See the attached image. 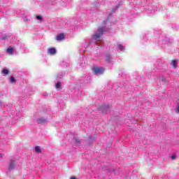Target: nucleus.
Masks as SVG:
<instances>
[{"instance_id":"1","label":"nucleus","mask_w":179,"mask_h":179,"mask_svg":"<svg viewBox=\"0 0 179 179\" xmlns=\"http://www.w3.org/2000/svg\"><path fill=\"white\" fill-rule=\"evenodd\" d=\"M104 31H108V28L106 26L99 27L96 31L92 36V40L95 41H100L101 40V36L104 34Z\"/></svg>"},{"instance_id":"2","label":"nucleus","mask_w":179,"mask_h":179,"mask_svg":"<svg viewBox=\"0 0 179 179\" xmlns=\"http://www.w3.org/2000/svg\"><path fill=\"white\" fill-rule=\"evenodd\" d=\"M93 71L95 75H103V73H104L103 67H95L93 69Z\"/></svg>"},{"instance_id":"3","label":"nucleus","mask_w":179,"mask_h":179,"mask_svg":"<svg viewBox=\"0 0 179 179\" xmlns=\"http://www.w3.org/2000/svg\"><path fill=\"white\" fill-rule=\"evenodd\" d=\"M48 52L50 55H55V54H57V50L54 48H51L48 49Z\"/></svg>"},{"instance_id":"4","label":"nucleus","mask_w":179,"mask_h":179,"mask_svg":"<svg viewBox=\"0 0 179 179\" xmlns=\"http://www.w3.org/2000/svg\"><path fill=\"white\" fill-rule=\"evenodd\" d=\"M15 169V159H11L8 166V170H13Z\"/></svg>"},{"instance_id":"5","label":"nucleus","mask_w":179,"mask_h":179,"mask_svg":"<svg viewBox=\"0 0 179 179\" xmlns=\"http://www.w3.org/2000/svg\"><path fill=\"white\" fill-rule=\"evenodd\" d=\"M64 38H65V35H64V34H60L57 35L56 40L57 41H62V40H64Z\"/></svg>"},{"instance_id":"6","label":"nucleus","mask_w":179,"mask_h":179,"mask_svg":"<svg viewBox=\"0 0 179 179\" xmlns=\"http://www.w3.org/2000/svg\"><path fill=\"white\" fill-rule=\"evenodd\" d=\"M13 52H15V50L13 49V48L10 46L7 49V54H8L9 55H13Z\"/></svg>"},{"instance_id":"7","label":"nucleus","mask_w":179,"mask_h":179,"mask_svg":"<svg viewBox=\"0 0 179 179\" xmlns=\"http://www.w3.org/2000/svg\"><path fill=\"white\" fill-rule=\"evenodd\" d=\"M111 59H113V58L110 55H106L105 56V61L108 62V64H110V62H111Z\"/></svg>"},{"instance_id":"8","label":"nucleus","mask_w":179,"mask_h":179,"mask_svg":"<svg viewBox=\"0 0 179 179\" xmlns=\"http://www.w3.org/2000/svg\"><path fill=\"white\" fill-rule=\"evenodd\" d=\"M117 47L118 50H120V51H125V46H124L120 43H117Z\"/></svg>"},{"instance_id":"9","label":"nucleus","mask_w":179,"mask_h":179,"mask_svg":"<svg viewBox=\"0 0 179 179\" xmlns=\"http://www.w3.org/2000/svg\"><path fill=\"white\" fill-rule=\"evenodd\" d=\"M0 40H8V36L0 33Z\"/></svg>"},{"instance_id":"10","label":"nucleus","mask_w":179,"mask_h":179,"mask_svg":"<svg viewBox=\"0 0 179 179\" xmlns=\"http://www.w3.org/2000/svg\"><path fill=\"white\" fill-rule=\"evenodd\" d=\"M35 152L36 153H41V148L40 146L35 147Z\"/></svg>"},{"instance_id":"11","label":"nucleus","mask_w":179,"mask_h":179,"mask_svg":"<svg viewBox=\"0 0 179 179\" xmlns=\"http://www.w3.org/2000/svg\"><path fill=\"white\" fill-rule=\"evenodd\" d=\"M171 64L173 66V68H177V60H173Z\"/></svg>"},{"instance_id":"12","label":"nucleus","mask_w":179,"mask_h":179,"mask_svg":"<svg viewBox=\"0 0 179 179\" xmlns=\"http://www.w3.org/2000/svg\"><path fill=\"white\" fill-rule=\"evenodd\" d=\"M111 107V106L108 105V106H103V111H107L109 110V108Z\"/></svg>"},{"instance_id":"13","label":"nucleus","mask_w":179,"mask_h":179,"mask_svg":"<svg viewBox=\"0 0 179 179\" xmlns=\"http://www.w3.org/2000/svg\"><path fill=\"white\" fill-rule=\"evenodd\" d=\"M62 76H64V73H59L57 75V80H59V79H61V78H62Z\"/></svg>"},{"instance_id":"14","label":"nucleus","mask_w":179,"mask_h":179,"mask_svg":"<svg viewBox=\"0 0 179 179\" xmlns=\"http://www.w3.org/2000/svg\"><path fill=\"white\" fill-rule=\"evenodd\" d=\"M8 73H9V71L8 69H3V74L4 76L8 75Z\"/></svg>"},{"instance_id":"15","label":"nucleus","mask_w":179,"mask_h":179,"mask_svg":"<svg viewBox=\"0 0 179 179\" xmlns=\"http://www.w3.org/2000/svg\"><path fill=\"white\" fill-rule=\"evenodd\" d=\"M38 122V124H43V122H45V120H43V119H38L37 120Z\"/></svg>"},{"instance_id":"16","label":"nucleus","mask_w":179,"mask_h":179,"mask_svg":"<svg viewBox=\"0 0 179 179\" xmlns=\"http://www.w3.org/2000/svg\"><path fill=\"white\" fill-rule=\"evenodd\" d=\"M56 89H61V83L60 82H57L56 83Z\"/></svg>"},{"instance_id":"17","label":"nucleus","mask_w":179,"mask_h":179,"mask_svg":"<svg viewBox=\"0 0 179 179\" xmlns=\"http://www.w3.org/2000/svg\"><path fill=\"white\" fill-rule=\"evenodd\" d=\"M36 19L37 20H39V22H43V17H41V15H37Z\"/></svg>"},{"instance_id":"18","label":"nucleus","mask_w":179,"mask_h":179,"mask_svg":"<svg viewBox=\"0 0 179 179\" xmlns=\"http://www.w3.org/2000/svg\"><path fill=\"white\" fill-rule=\"evenodd\" d=\"M10 81L11 82V83H15V82H16V80L14 77H10Z\"/></svg>"},{"instance_id":"19","label":"nucleus","mask_w":179,"mask_h":179,"mask_svg":"<svg viewBox=\"0 0 179 179\" xmlns=\"http://www.w3.org/2000/svg\"><path fill=\"white\" fill-rule=\"evenodd\" d=\"M176 155H173L171 157V158L172 159V160H174V159H176Z\"/></svg>"},{"instance_id":"20","label":"nucleus","mask_w":179,"mask_h":179,"mask_svg":"<svg viewBox=\"0 0 179 179\" xmlns=\"http://www.w3.org/2000/svg\"><path fill=\"white\" fill-rule=\"evenodd\" d=\"M0 159H3V155L0 154Z\"/></svg>"},{"instance_id":"21","label":"nucleus","mask_w":179,"mask_h":179,"mask_svg":"<svg viewBox=\"0 0 179 179\" xmlns=\"http://www.w3.org/2000/svg\"><path fill=\"white\" fill-rule=\"evenodd\" d=\"M99 47H101V43H96Z\"/></svg>"},{"instance_id":"22","label":"nucleus","mask_w":179,"mask_h":179,"mask_svg":"<svg viewBox=\"0 0 179 179\" xmlns=\"http://www.w3.org/2000/svg\"><path fill=\"white\" fill-rule=\"evenodd\" d=\"M76 142H77V143H80V141L79 140H76Z\"/></svg>"},{"instance_id":"23","label":"nucleus","mask_w":179,"mask_h":179,"mask_svg":"<svg viewBox=\"0 0 179 179\" xmlns=\"http://www.w3.org/2000/svg\"><path fill=\"white\" fill-rule=\"evenodd\" d=\"M71 179H76V178L73 176V177L71 178Z\"/></svg>"},{"instance_id":"24","label":"nucleus","mask_w":179,"mask_h":179,"mask_svg":"<svg viewBox=\"0 0 179 179\" xmlns=\"http://www.w3.org/2000/svg\"><path fill=\"white\" fill-rule=\"evenodd\" d=\"M103 24H106V21H103Z\"/></svg>"},{"instance_id":"25","label":"nucleus","mask_w":179,"mask_h":179,"mask_svg":"<svg viewBox=\"0 0 179 179\" xmlns=\"http://www.w3.org/2000/svg\"><path fill=\"white\" fill-rule=\"evenodd\" d=\"M0 106H2V102H0Z\"/></svg>"}]
</instances>
